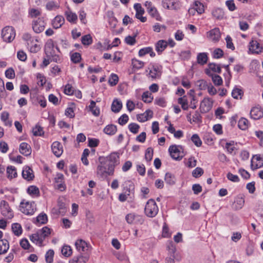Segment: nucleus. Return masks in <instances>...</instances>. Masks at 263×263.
Listing matches in <instances>:
<instances>
[{
	"label": "nucleus",
	"instance_id": "f257e3e1",
	"mask_svg": "<svg viewBox=\"0 0 263 263\" xmlns=\"http://www.w3.org/2000/svg\"><path fill=\"white\" fill-rule=\"evenodd\" d=\"M51 230L48 227H44L30 236V240L39 246H42L44 240L48 237L51 233Z\"/></svg>",
	"mask_w": 263,
	"mask_h": 263
},
{
	"label": "nucleus",
	"instance_id": "f03ea898",
	"mask_svg": "<svg viewBox=\"0 0 263 263\" xmlns=\"http://www.w3.org/2000/svg\"><path fill=\"white\" fill-rule=\"evenodd\" d=\"M99 163L96 170L97 176L104 179L109 176H112L115 171L113 170V167L111 165H108L104 160L101 158L99 159Z\"/></svg>",
	"mask_w": 263,
	"mask_h": 263
},
{
	"label": "nucleus",
	"instance_id": "7ed1b4c3",
	"mask_svg": "<svg viewBox=\"0 0 263 263\" xmlns=\"http://www.w3.org/2000/svg\"><path fill=\"white\" fill-rule=\"evenodd\" d=\"M60 52L59 48L54 47L53 41L49 40L45 45V52L47 57L51 60L55 62L60 61V58L58 53Z\"/></svg>",
	"mask_w": 263,
	"mask_h": 263
},
{
	"label": "nucleus",
	"instance_id": "20e7f679",
	"mask_svg": "<svg viewBox=\"0 0 263 263\" xmlns=\"http://www.w3.org/2000/svg\"><path fill=\"white\" fill-rule=\"evenodd\" d=\"M36 209V205L33 201H29L23 199L20 203V210L26 215H32Z\"/></svg>",
	"mask_w": 263,
	"mask_h": 263
},
{
	"label": "nucleus",
	"instance_id": "39448f33",
	"mask_svg": "<svg viewBox=\"0 0 263 263\" xmlns=\"http://www.w3.org/2000/svg\"><path fill=\"white\" fill-rule=\"evenodd\" d=\"M158 211L159 208L155 200H148L145 206V214L148 217L153 218L157 215Z\"/></svg>",
	"mask_w": 263,
	"mask_h": 263
},
{
	"label": "nucleus",
	"instance_id": "423d86ee",
	"mask_svg": "<svg viewBox=\"0 0 263 263\" xmlns=\"http://www.w3.org/2000/svg\"><path fill=\"white\" fill-rule=\"evenodd\" d=\"M168 151L172 159L177 161L181 160L185 155L181 145H172L170 146Z\"/></svg>",
	"mask_w": 263,
	"mask_h": 263
},
{
	"label": "nucleus",
	"instance_id": "0eeeda50",
	"mask_svg": "<svg viewBox=\"0 0 263 263\" xmlns=\"http://www.w3.org/2000/svg\"><path fill=\"white\" fill-rule=\"evenodd\" d=\"M15 34V30L12 27L6 26L2 31V37L7 43H11L14 39Z\"/></svg>",
	"mask_w": 263,
	"mask_h": 263
},
{
	"label": "nucleus",
	"instance_id": "6e6552de",
	"mask_svg": "<svg viewBox=\"0 0 263 263\" xmlns=\"http://www.w3.org/2000/svg\"><path fill=\"white\" fill-rule=\"evenodd\" d=\"M249 51L252 54H259L263 52V47L256 40H252L249 44Z\"/></svg>",
	"mask_w": 263,
	"mask_h": 263
},
{
	"label": "nucleus",
	"instance_id": "1a4fd4ad",
	"mask_svg": "<svg viewBox=\"0 0 263 263\" xmlns=\"http://www.w3.org/2000/svg\"><path fill=\"white\" fill-rule=\"evenodd\" d=\"M0 208L2 214L8 219H11L13 217V213L10 209L8 203L5 200L0 203Z\"/></svg>",
	"mask_w": 263,
	"mask_h": 263
},
{
	"label": "nucleus",
	"instance_id": "9d476101",
	"mask_svg": "<svg viewBox=\"0 0 263 263\" xmlns=\"http://www.w3.org/2000/svg\"><path fill=\"white\" fill-rule=\"evenodd\" d=\"M207 39L213 43H217L221 37V33L218 28H214L206 32Z\"/></svg>",
	"mask_w": 263,
	"mask_h": 263
},
{
	"label": "nucleus",
	"instance_id": "9b49d317",
	"mask_svg": "<svg viewBox=\"0 0 263 263\" xmlns=\"http://www.w3.org/2000/svg\"><path fill=\"white\" fill-rule=\"evenodd\" d=\"M108 165H111L115 171L116 166L119 164V155L117 153H112L103 159Z\"/></svg>",
	"mask_w": 263,
	"mask_h": 263
},
{
	"label": "nucleus",
	"instance_id": "f8f14e48",
	"mask_svg": "<svg viewBox=\"0 0 263 263\" xmlns=\"http://www.w3.org/2000/svg\"><path fill=\"white\" fill-rule=\"evenodd\" d=\"M262 166H263V155H253L251 161V168L254 170Z\"/></svg>",
	"mask_w": 263,
	"mask_h": 263
},
{
	"label": "nucleus",
	"instance_id": "ddd939ff",
	"mask_svg": "<svg viewBox=\"0 0 263 263\" xmlns=\"http://www.w3.org/2000/svg\"><path fill=\"white\" fill-rule=\"evenodd\" d=\"M213 100L209 98H204L201 102L200 104V109L202 112H207L212 107Z\"/></svg>",
	"mask_w": 263,
	"mask_h": 263
},
{
	"label": "nucleus",
	"instance_id": "4468645a",
	"mask_svg": "<svg viewBox=\"0 0 263 263\" xmlns=\"http://www.w3.org/2000/svg\"><path fill=\"white\" fill-rule=\"evenodd\" d=\"M46 23L42 18H39L32 23V28L36 33L43 31L45 28Z\"/></svg>",
	"mask_w": 263,
	"mask_h": 263
},
{
	"label": "nucleus",
	"instance_id": "2eb2a0df",
	"mask_svg": "<svg viewBox=\"0 0 263 263\" xmlns=\"http://www.w3.org/2000/svg\"><path fill=\"white\" fill-rule=\"evenodd\" d=\"M162 5L164 8L170 10H177L180 7L179 2L175 0H163Z\"/></svg>",
	"mask_w": 263,
	"mask_h": 263
},
{
	"label": "nucleus",
	"instance_id": "dca6fc26",
	"mask_svg": "<svg viewBox=\"0 0 263 263\" xmlns=\"http://www.w3.org/2000/svg\"><path fill=\"white\" fill-rule=\"evenodd\" d=\"M250 116L254 120H258L263 117V110L260 106L253 107L250 111Z\"/></svg>",
	"mask_w": 263,
	"mask_h": 263
},
{
	"label": "nucleus",
	"instance_id": "f3484780",
	"mask_svg": "<svg viewBox=\"0 0 263 263\" xmlns=\"http://www.w3.org/2000/svg\"><path fill=\"white\" fill-rule=\"evenodd\" d=\"M134 7L136 11V18L140 20L141 22H145L146 21V17L142 16V15L144 13V10L142 8L141 5L139 3H137L134 5Z\"/></svg>",
	"mask_w": 263,
	"mask_h": 263
},
{
	"label": "nucleus",
	"instance_id": "a211bd4d",
	"mask_svg": "<svg viewBox=\"0 0 263 263\" xmlns=\"http://www.w3.org/2000/svg\"><path fill=\"white\" fill-rule=\"evenodd\" d=\"M22 176L24 179L27 181H31L34 178L33 170L28 166H26L23 168Z\"/></svg>",
	"mask_w": 263,
	"mask_h": 263
},
{
	"label": "nucleus",
	"instance_id": "6ab92c4d",
	"mask_svg": "<svg viewBox=\"0 0 263 263\" xmlns=\"http://www.w3.org/2000/svg\"><path fill=\"white\" fill-rule=\"evenodd\" d=\"M51 149L54 155L57 157H60L63 152L62 144L58 141H55L52 143Z\"/></svg>",
	"mask_w": 263,
	"mask_h": 263
},
{
	"label": "nucleus",
	"instance_id": "aec40b11",
	"mask_svg": "<svg viewBox=\"0 0 263 263\" xmlns=\"http://www.w3.org/2000/svg\"><path fill=\"white\" fill-rule=\"evenodd\" d=\"M75 246L77 250L80 252H86L89 248L87 243L82 239L77 240L75 242Z\"/></svg>",
	"mask_w": 263,
	"mask_h": 263
},
{
	"label": "nucleus",
	"instance_id": "412c9836",
	"mask_svg": "<svg viewBox=\"0 0 263 263\" xmlns=\"http://www.w3.org/2000/svg\"><path fill=\"white\" fill-rule=\"evenodd\" d=\"M149 77L153 79L159 78L161 76V68L157 65H153L149 68Z\"/></svg>",
	"mask_w": 263,
	"mask_h": 263
},
{
	"label": "nucleus",
	"instance_id": "4be33fe9",
	"mask_svg": "<svg viewBox=\"0 0 263 263\" xmlns=\"http://www.w3.org/2000/svg\"><path fill=\"white\" fill-rule=\"evenodd\" d=\"M153 112L151 110H147L144 113L139 114L137 116V119L138 121L144 122L153 117Z\"/></svg>",
	"mask_w": 263,
	"mask_h": 263
},
{
	"label": "nucleus",
	"instance_id": "5701e85b",
	"mask_svg": "<svg viewBox=\"0 0 263 263\" xmlns=\"http://www.w3.org/2000/svg\"><path fill=\"white\" fill-rule=\"evenodd\" d=\"M188 96H189V107H190L192 109H195L197 107V100L195 96L194 90H190L188 92Z\"/></svg>",
	"mask_w": 263,
	"mask_h": 263
},
{
	"label": "nucleus",
	"instance_id": "b1692460",
	"mask_svg": "<svg viewBox=\"0 0 263 263\" xmlns=\"http://www.w3.org/2000/svg\"><path fill=\"white\" fill-rule=\"evenodd\" d=\"M237 143L234 141H231L226 143L225 148L227 152L231 155H235L237 150L236 148Z\"/></svg>",
	"mask_w": 263,
	"mask_h": 263
},
{
	"label": "nucleus",
	"instance_id": "393cba45",
	"mask_svg": "<svg viewBox=\"0 0 263 263\" xmlns=\"http://www.w3.org/2000/svg\"><path fill=\"white\" fill-rule=\"evenodd\" d=\"M20 152L26 156H29L31 153V148L30 146L26 142H22L20 145Z\"/></svg>",
	"mask_w": 263,
	"mask_h": 263
},
{
	"label": "nucleus",
	"instance_id": "a878e982",
	"mask_svg": "<svg viewBox=\"0 0 263 263\" xmlns=\"http://www.w3.org/2000/svg\"><path fill=\"white\" fill-rule=\"evenodd\" d=\"M65 23L64 18L62 15H57L52 21V25L55 29L60 28Z\"/></svg>",
	"mask_w": 263,
	"mask_h": 263
},
{
	"label": "nucleus",
	"instance_id": "bb28decb",
	"mask_svg": "<svg viewBox=\"0 0 263 263\" xmlns=\"http://www.w3.org/2000/svg\"><path fill=\"white\" fill-rule=\"evenodd\" d=\"M189 96L188 92L186 95L183 96L178 99V102L181 105V107L183 110H187L189 108Z\"/></svg>",
	"mask_w": 263,
	"mask_h": 263
},
{
	"label": "nucleus",
	"instance_id": "cd10ccee",
	"mask_svg": "<svg viewBox=\"0 0 263 263\" xmlns=\"http://www.w3.org/2000/svg\"><path fill=\"white\" fill-rule=\"evenodd\" d=\"M89 257L87 256L79 255L73 257L69 260V263H86Z\"/></svg>",
	"mask_w": 263,
	"mask_h": 263
},
{
	"label": "nucleus",
	"instance_id": "c85d7f7f",
	"mask_svg": "<svg viewBox=\"0 0 263 263\" xmlns=\"http://www.w3.org/2000/svg\"><path fill=\"white\" fill-rule=\"evenodd\" d=\"M37 40L36 39H33L31 43H27L28 45L30 46V50L31 52H37L40 49V46L37 44Z\"/></svg>",
	"mask_w": 263,
	"mask_h": 263
},
{
	"label": "nucleus",
	"instance_id": "c756f323",
	"mask_svg": "<svg viewBox=\"0 0 263 263\" xmlns=\"http://www.w3.org/2000/svg\"><path fill=\"white\" fill-rule=\"evenodd\" d=\"M65 15L67 20L70 23H75L78 19L77 15L69 9L65 12Z\"/></svg>",
	"mask_w": 263,
	"mask_h": 263
},
{
	"label": "nucleus",
	"instance_id": "7c9ffc66",
	"mask_svg": "<svg viewBox=\"0 0 263 263\" xmlns=\"http://www.w3.org/2000/svg\"><path fill=\"white\" fill-rule=\"evenodd\" d=\"M149 53L151 57H154L155 56V53L153 51V48L150 47H145L142 49H141L139 51V55L140 57H143L146 54Z\"/></svg>",
	"mask_w": 263,
	"mask_h": 263
},
{
	"label": "nucleus",
	"instance_id": "2f4dec72",
	"mask_svg": "<svg viewBox=\"0 0 263 263\" xmlns=\"http://www.w3.org/2000/svg\"><path fill=\"white\" fill-rule=\"evenodd\" d=\"M245 199L242 196H238L235 198L234 207L235 210L241 209L244 205Z\"/></svg>",
	"mask_w": 263,
	"mask_h": 263
},
{
	"label": "nucleus",
	"instance_id": "473e14b6",
	"mask_svg": "<svg viewBox=\"0 0 263 263\" xmlns=\"http://www.w3.org/2000/svg\"><path fill=\"white\" fill-rule=\"evenodd\" d=\"M9 248L8 241L6 239L0 240V255L5 254Z\"/></svg>",
	"mask_w": 263,
	"mask_h": 263
},
{
	"label": "nucleus",
	"instance_id": "72a5a7b5",
	"mask_svg": "<svg viewBox=\"0 0 263 263\" xmlns=\"http://www.w3.org/2000/svg\"><path fill=\"white\" fill-rule=\"evenodd\" d=\"M89 109L95 116L98 117L99 116L100 112V109L96 106V102L94 101H90Z\"/></svg>",
	"mask_w": 263,
	"mask_h": 263
},
{
	"label": "nucleus",
	"instance_id": "f704fd0d",
	"mask_svg": "<svg viewBox=\"0 0 263 263\" xmlns=\"http://www.w3.org/2000/svg\"><path fill=\"white\" fill-rule=\"evenodd\" d=\"M193 7L199 14H201L204 12V6L203 4L198 0L195 1L193 4Z\"/></svg>",
	"mask_w": 263,
	"mask_h": 263
},
{
	"label": "nucleus",
	"instance_id": "c9c22d12",
	"mask_svg": "<svg viewBox=\"0 0 263 263\" xmlns=\"http://www.w3.org/2000/svg\"><path fill=\"white\" fill-rule=\"evenodd\" d=\"M167 43L165 40L159 41L156 45V50L157 52H162L167 47Z\"/></svg>",
	"mask_w": 263,
	"mask_h": 263
},
{
	"label": "nucleus",
	"instance_id": "e433bc0d",
	"mask_svg": "<svg viewBox=\"0 0 263 263\" xmlns=\"http://www.w3.org/2000/svg\"><path fill=\"white\" fill-rule=\"evenodd\" d=\"M117 129L116 126L113 124H109L107 125L104 128V132L109 135H113L117 132Z\"/></svg>",
	"mask_w": 263,
	"mask_h": 263
},
{
	"label": "nucleus",
	"instance_id": "4c0bfd02",
	"mask_svg": "<svg viewBox=\"0 0 263 263\" xmlns=\"http://www.w3.org/2000/svg\"><path fill=\"white\" fill-rule=\"evenodd\" d=\"M7 177L9 179L15 178L17 176L16 170L14 166H9L7 168Z\"/></svg>",
	"mask_w": 263,
	"mask_h": 263
},
{
	"label": "nucleus",
	"instance_id": "58836bf2",
	"mask_svg": "<svg viewBox=\"0 0 263 263\" xmlns=\"http://www.w3.org/2000/svg\"><path fill=\"white\" fill-rule=\"evenodd\" d=\"M61 252L63 255L68 257L70 256L72 254V250L70 246L65 245L61 249Z\"/></svg>",
	"mask_w": 263,
	"mask_h": 263
},
{
	"label": "nucleus",
	"instance_id": "ea45409f",
	"mask_svg": "<svg viewBox=\"0 0 263 263\" xmlns=\"http://www.w3.org/2000/svg\"><path fill=\"white\" fill-rule=\"evenodd\" d=\"M122 107V104L121 101L118 100H114L111 105V110L114 112L120 111Z\"/></svg>",
	"mask_w": 263,
	"mask_h": 263
},
{
	"label": "nucleus",
	"instance_id": "a19ab883",
	"mask_svg": "<svg viewBox=\"0 0 263 263\" xmlns=\"http://www.w3.org/2000/svg\"><path fill=\"white\" fill-rule=\"evenodd\" d=\"M191 115L190 114L187 116V118L188 119V120L192 123L195 122V123H198L200 122L201 121V116L199 112L195 111L194 114L193 115V117L191 119Z\"/></svg>",
	"mask_w": 263,
	"mask_h": 263
},
{
	"label": "nucleus",
	"instance_id": "79ce46f5",
	"mask_svg": "<svg viewBox=\"0 0 263 263\" xmlns=\"http://www.w3.org/2000/svg\"><path fill=\"white\" fill-rule=\"evenodd\" d=\"M249 121L245 118H241L238 123V127L241 130H246L249 127Z\"/></svg>",
	"mask_w": 263,
	"mask_h": 263
},
{
	"label": "nucleus",
	"instance_id": "37998d69",
	"mask_svg": "<svg viewBox=\"0 0 263 263\" xmlns=\"http://www.w3.org/2000/svg\"><path fill=\"white\" fill-rule=\"evenodd\" d=\"M153 96L152 93L148 91L143 92L142 95V99L145 103H151L153 100Z\"/></svg>",
	"mask_w": 263,
	"mask_h": 263
},
{
	"label": "nucleus",
	"instance_id": "c03bdc74",
	"mask_svg": "<svg viewBox=\"0 0 263 263\" xmlns=\"http://www.w3.org/2000/svg\"><path fill=\"white\" fill-rule=\"evenodd\" d=\"M147 12L150 15L155 18L156 20L161 21V17L155 7H151L150 9H148Z\"/></svg>",
	"mask_w": 263,
	"mask_h": 263
},
{
	"label": "nucleus",
	"instance_id": "a18cd8bd",
	"mask_svg": "<svg viewBox=\"0 0 263 263\" xmlns=\"http://www.w3.org/2000/svg\"><path fill=\"white\" fill-rule=\"evenodd\" d=\"M27 193L32 196H38L40 195L39 188L34 185L29 186L27 189Z\"/></svg>",
	"mask_w": 263,
	"mask_h": 263
},
{
	"label": "nucleus",
	"instance_id": "49530a36",
	"mask_svg": "<svg viewBox=\"0 0 263 263\" xmlns=\"http://www.w3.org/2000/svg\"><path fill=\"white\" fill-rule=\"evenodd\" d=\"M197 60L198 64L204 65L207 62L208 56L206 53H200L198 54Z\"/></svg>",
	"mask_w": 263,
	"mask_h": 263
},
{
	"label": "nucleus",
	"instance_id": "de8ad7c7",
	"mask_svg": "<svg viewBox=\"0 0 263 263\" xmlns=\"http://www.w3.org/2000/svg\"><path fill=\"white\" fill-rule=\"evenodd\" d=\"M9 114L7 111H3L1 114V120L5 123L6 126H10L12 125V122L9 120Z\"/></svg>",
	"mask_w": 263,
	"mask_h": 263
},
{
	"label": "nucleus",
	"instance_id": "09e8293b",
	"mask_svg": "<svg viewBox=\"0 0 263 263\" xmlns=\"http://www.w3.org/2000/svg\"><path fill=\"white\" fill-rule=\"evenodd\" d=\"M212 15L215 18L218 20H222L224 17V12L222 9L217 8L212 12Z\"/></svg>",
	"mask_w": 263,
	"mask_h": 263
},
{
	"label": "nucleus",
	"instance_id": "8fccbe9b",
	"mask_svg": "<svg viewBox=\"0 0 263 263\" xmlns=\"http://www.w3.org/2000/svg\"><path fill=\"white\" fill-rule=\"evenodd\" d=\"M164 180L166 183L169 185H173L175 183L174 176L170 173H166L165 174Z\"/></svg>",
	"mask_w": 263,
	"mask_h": 263
},
{
	"label": "nucleus",
	"instance_id": "3c124183",
	"mask_svg": "<svg viewBox=\"0 0 263 263\" xmlns=\"http://www.w3.org/2000/svg\"><path fill=\"white\" fill-rule=\"evenodd\" d=\"M12 230L14 234L16 236H19L22 233L21 226L17 223H13L12 225Z\"/></svg>",
	"mask_w": 263,
	"mask_h": 263
},
{
	"label": "nucleus",
	"instance_id": "603ef678",
	"mask_svg": "<svg viewBox=\"0 0 263 263\" xmlns=\"http://www.w3.org/2000/svg\"><path fill=\"white\" fill-rule=\"evenodd\" d=\"M139 217L134 213H129L127 214L125 219L127 223L129 224H134L135 223L136 219Z\"/></svg>",
	"mask_w": 263,
	"mask_h": 263
},
{
	"label": "nucleus",
	"instance_id": "864d4df0",
	"mask_svg": "<svg viewBox=\"0 0 263 263\" xmlns=\"http://www.w3.org/2000/svg\"><path fill=\"white\" fill-rule=\"evenodd\" d=\"M48 218L47 216L45 213H41L36 217V222L40 224H45L47 222Z\"/></svg>",
	"mask_w": 263,
	"mask_h": 263
},
{
	"label": "nucleus",
	"instance_id": "5fc2aeb1",
	"mask_svg": "<svg viewBox=\"0 0 263 263\" xmlns=\"http://www.w3.org/2000/svg\"><path fill=\"white\" fill-rule=\"evenodd\" d=\"M82 43L84 45H89L92 43V39L90 34H86L82 37Z\"/></svg>",
	"mask_w": 263,
	"mask_h": 263
},
{
	"label": "nucleus",
	"instance_id": "6e6d98bb",
	"mask_svg": "<svg viewBox=\"0 0 263 263\" xmlns=\"http://www.w3.org/2000/svg\"><path fill=\"white\" fill-rule=\"evenodd\" d=\"M54 251L52 250H49L46 253L45 259L47 263H52L54 256Z\"/></svg>",
	"mask_w": 263,
	"mask_h": 263
},
{
	"label": "nucleus",
	"instance_id": "4d7b16f0",
	"mask_svg": "<svg viewBox=\"0 0 263 263\" xmlns=\"http://www.w3.org/2000/svg\"><path fill=\"white\" fill-rule=\"evenodd\" d=\"M132 63L133 67L137 69L142 68L144 65V63L143 62L136 59L132 60Z\"/></svg>",
	"mask_w": 263,
	"mask_h": 263
},
{
	"label": "nucleus",
	"instance_id": "13d9d810",
	"mask_svg": "<svg viewBox=\"0 0 263 263\" xmlns=\"http://www.w3.org/2000/svg\"><path fill=\"white\" fill-rule=\"evenodd\" d=\"M128 127L129 131L134 134H137L140 128V126L135 123L129 124Z\"/></svg>",
	"mask_w": 263,
	"mask_h": 263
},
{
	"label": "nucleus",
	"instance_id": "bf43d9fd",
	"mask_svg": "<svg viewBox=\"0 0 263 263\" xmlns=\"http://www.w3.org/2000/svg\"><path fill=\"white\" fill-rule=\"evenodd\" d=\"M243 94V91L241 89L239 88H234L232 92V96L234 99H238L241 98Z\"/></svg>",
	"mask_w": 263,
	"mask_h": 263
},
{
	"label": "nucleus",
	"instance_id": "052dcab7",
	"mask_svg": "<svg viewBox=\"0 0 263 263\" xmlns=\"http://www.w3.org/2000/svg\"><path fill=\"white\" fill-rule=\"evenodd\" d=\"M191 140L197 147H200L202 144V141L197 134H194L191 137Z\"/></svg>",
	"mask_w": 263,
	"mask_h": 263
},
{
	"label": "nucleus",
	"instance_id": "680f3d73",
	"mask_svg": "<svg viewBox=\"0 0 263 263\" xmlns=\"http://www.w3.org/2000/svg\"><path fill=\"white\" fill-rule=\"evenodd\" d=\"M119 78L117 74H112L108 80V83L110 86H115L118 82Z\"/></svg>",
	"mask_w": 263,
	"mask_h": 263
},
{
	"label": "nucleus",
	"instance_id": "e2e57ef3",
	"mask_svg": "<svg viewBox=\"0 0 263 263\" xmlns=\"http://www.w3.org/2000/svg\"><path fill=\"white\" fill-rule=\"evenodd\" d=\"M32 133L35 136H41L44 134L43 128L39 125H36L33 128Z\"/></svg>",
	"mask_w": 263,
	"mask_h": 263
},
{
	"label": "nucleus",
	"instance_id": "0e129e2a",
	"mask_svg": "<svg viewBox=\"0 0 263 263\" xmlns=\"http://www.w3.org/2000/svg\"><path fill=\"white\" fill-rule=\"evenodd\" d=\"M153 149L151 147L146 149L145 153V158L147 161H150L153 158Z\"/></svg>",
	"mask_w": 263,
	"mask_h": 263
},
{
	"label": "nucleus",
	"instance_id": "69168bd1",
	"mask_svg": "<svg viewBox=\"0 0 263 263\" xmlns=\"http://www.w3.org/2000/svg\"><path fill=\"white\" fill-rule=\"evenodd\" d=\"M197 164V160L194 157H191L189 158L187 161L185 163V165L190 168H193L196 166Z\"/></svg>",
	"mask_w": 263,
	"mask_h": 263
},
{
	"label": "nucleus",
	"instance_id": "338daca9",
	"mask_svg": "<svg viewBox=\"0 0 263 263\" xmlns=\"http://www.w3.org/2000/svg\"><path fill=\"white\" fill-rule=\"evenodd\" d=\"M226 42L227 47L229 49L234 50L235 46L232 42V39L230 35H227L225 39Z\"/></svg>",
	"mask_w": 263,
	"mask_h": 263
},
{
	"label": "nucleus",
	"instance_id": "774afa93",
	"mask_svg": "<svg viewBox=\"0 0 263 263\" xmlns=\"http://www.w3.org/2000/svg\"><path fill=\"white\" fill-rule=\"evenodd\" d=\"M203 174V170L202 168L197 167L192 172V176L195 178H198Z\"/></svg>",
	"mask_w": 263,
	"mask_h": 263
}]
</instances>
